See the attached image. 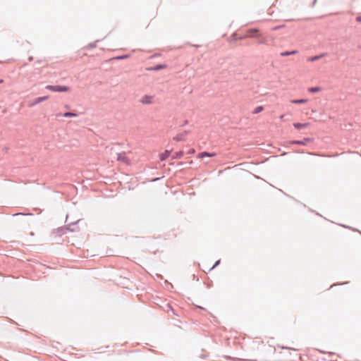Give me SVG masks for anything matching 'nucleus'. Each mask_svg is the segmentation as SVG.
<instances>
[{
	"label": "nucleus",
	"instance_id": "nucleus-1",
	"mask_svg": "<svg viewBox=\"0 0 361 361\" xmlns=\"http://www.w3.org/2000/svg\"><path fill=\"white\" fill-rule=\"evenodd\" d=\"M52 92H67L69 90V87L65 85H47L45 87Z\"/></svg>",
	"mask_w": 361,
	"mask_h": 361
},
{
	"label": "nucleus",
	"instance_id": "nucleus-2",
	"mask_svg": "<svg viewBox=\"0 0 361 361\" xmlns=\"http://www.w3.org/2000/svg\"><path fill=\"white\" fill-rule=\"evenodd\" d=\"M190 133L188 130H185L183 133L177 134L175 137H173V140L176 142H180L185 140L186 135Z\"/></svg>",
	"mask_w": 361,
	"mask_h": 361
},
{
	"label": "nucleus",
	"instance_id": "nucleus-3",
	"mask_svg": "<svg viewBox=\"0 0 361 361\" xmlns=\"http://www.w3.org/2000/svg\"><path fill=\"white\" fill-rule=\"evenodd\" d=\"M117 160L119 161H122V162H123V163H125L126 164H130V160L126 157L125 152H121V153L117 154Z\"/></svg>",
	"mask_w": 361,
	"mask_h": 361
},
{
	"label": "nucleus",
	"instance_id": "nucleus-4",
	"mask_svg": "<svg viewBox=\"0 0 361 361\" xmlns=\"http://www.w3.org/2000/svg\"><path fill=\"white\" fill-rule=\"evenodd\" d=\"M153 96L145 95L140 100V102L143 104H150L153 102Z\"/></svg>",
	"mask_w": 361,
	"mask_h": 361
},
{
	"label": "nucleus",
	"instance_id": "nucleus-5",
	"mask_svg": "<svg viewBox=\"0 0 361 361\" xmlns=\"http://www.w3.org/2000/svg\"><path fill=\"white\" fill-rule=\"evenodd\" d=\"M80 221V219L77 220L76 221L71 222L66 225V229L71 231V232H75L78 231V227L75 226V225Z\"/></svg>",
	"mask_w": 361,
	"mask_h": 361
},
{
	"label": "nucleus",
	"instance_id": "nucleus-6",
	"mask_svg": "<svg viewBox=\"0 0 361 361\" xmlns=\"http://www.w3.org/2000/svg\"><path fill=\"white\" fill-rule=\"evenodd\" d=\"M310 141H311V138L305 137L302 140H292L290 141V143L298 145H306Z\"/></svg>",
	"mask_w": 361,
	"mask_h": 361
},
{
	"label": "nucleus",
	"instance_id": "nucleus-7",
	"mask_svg": "<svg viewBox=\"0 0 361 361\" xmlns=\"http://www.w3.org/2000/svg\"><path fill=\"white\" fill-rule=\"evenodd\" d=\"M216 156V153L214 152H201L198 154V157L199 158H204V157H214Z\"/></svg>",
	"mask_w": 361,
	"mask_h": 361
},
{
	"label": "nucleus",
	"instance_id": "nucleus-8",
	"mask_svg": "<svg viewBox=\"0 0 361 361\" xmlns=\"http://www.w3.org/2000/svg\"><path fill=\"white\" fill-rule=\"evenodd\" d=\"M48 96H44V97H37L35 99V100L34 101V102L32 103V105H35V104H37L42 102H44L45 100H47L48 99Z\"/></svg>",
	"mask_w": 361,
	"mask_h": 361
},
{
	"label": "nucleus",
	"instance_id": "nucleus-9",
	"mask_svg": "<svg viewBox=\"0 0 361 361\" xmlns=\"http://www.w3.org/2000/svg\"><path fill=\"white\" fill-rule=\"evenodd\" d=\"M170 155V151L169 150H165L164 152L160 154V160L164 161L166 160Z\"/></svg>",
	"mask_w": 361,
	"mask_h": 361
},
{
	"label": "nucleus",
	"instance_id": "nucleus-10",
	"mask_svg": "<svg viewBox=\"0 0 361 361\" xmlns=\"http://www.w3.org/2000/svg\"><path fill=\"white\" fill-rule=\"evenodd\" d=\"M308 126V123H293V126L296 128V129H302L306 126Z\"/></svg>",
	"mask_w": 361,
	"mask_h": 361
},
{
	"label": "nucleus",
	"instance_id": "nucleus-11",
	"mask_svg": "<svg viewBox=\"0 0 361 361\" xmlns=\"http://www.w3.org/2000/svg\"><path fill=\"white\" fill-rule=\"evenodd\" d=\"M290 102L293 104H301L306 103L307 102V99H293Z\"/></svg>",
	"mask_w": 361,
	"mask_h": 361
},
{
	"label": "nucleus",
	"instance_id": "nucleus-12",
	"mask_svg": "<svg viewBox=\"0 0 361 361\" xmlns=\"http://www.w3.org/2000/svg\"><path fill=\"white\" fill-rule=\"evenodd\" d=\"M259 32V30L256 28H252V29H250L247 30V33H248V37H255V33H257Z\"/></svg>",
	"mask_w": 361,
	"mask_h": 361
},
{
	"label": "nucleus",
	"instance_id": "nucleus-13",
	"mask_svg": "<svg viewBox=\"0 0 361 361\" xmlns=\"http://www.w3.org/2000/svg\"><path fill=\"white\" fill-rule=\"evenodd\" d=\"M324 55H325L324 54H322L320 55H316V56H312L308 59V61H312V62L316 61L320 59L321 58H322Z\"/></svg>",
	"mask_w": 361,
	"mask_h": 361
},
{
	"label": "nucleus",
	"instance_id": "nucleus-14",
	"mask_svg": "<svg viewBox=\"0 0 361 361\" xmlns=\"http://www.w3.org/2000/svg\"><path fill=\"white\" fill-rule=\"evenodd\" d=\"M296 53H298V51H296V50H293V51H287L281 52L280 54V55L281 56H290V55L295 54Z\"/></svg>",
	"mask_w": 361,
	"mask_h": 361
},
{
	"label": "nucleus",
	"instance_id": "nucleus-15",
	"mask_svg": "<svg viewBox=\"0 0 361 361\" xmlns=\"http://www.w3.org/2000/svg\"><path fill=\"white\" fill-rule=\"evenodd\" d=\"M166 67V65L165 64H158L151 68H149V70H152V71H160L163 68H164Z\"/></svg>",
	"mask_w": 361,
	"mask_h": 361
},
{
	"label": "nucleus",
	"instance_id": "nucleus-16",
	"mask_svg": "<svg viewBox=\"0 0 361 361\" xmlns=\"http://www.w3.org/2000/svg\"><path fill=\"white\" fill-rule=\"evenodd\" d=\"M183 157V152L182 151H179L176 152L173 156L172 159H181Z\"/></svg>",
	"mask_w": 361,
	"mask_h": 361
},
{
	"label": "nucleus",
	"instance_id": "nucleus-17",
	"mask_svg": "<svg viewBox=\"0 0 361 361\" xmlns=\"http://www.w3.org/2000/svg\"><path fill=\"white\" fill-rule=\"evenodd\" d=\"M321 90H322V89H321V87H310V88L308 89V91H309L310 92H312V93H315V92H317L321 91Z\"/></svg>",
	"mask_w": 361,
	"mask_h": 361
},
{
	"label": "nucleus",
	"instance_id": "nucleus-18",
	"mask_svg": "<svg viewBox=\"0 0 361 361\" xmlns=\"http://www.w3.org/2000/svg\"><path fill=\"white\" fill-rule=\"evenodd\" d=\"M77 116H78V114L76 113L71 112V111L66 112L63 114V116H64V117H75Z\"/></svg>",
	"mask_w": 361,
	"mask_h": 361
},
{
	"label": "nucleus",
	"instance_id": "nucleus-19",
	"mask_svg": "<svg viewBox=\"0 0 361 361\" xmlns=\"http://www.w3.org/2000/svg\"><path fill=\"white\" fill-rule=\"evenodd\" d=\"M264 108L262 106H257L252 111L253 114H257L263 111Z\"/></svg>",
	"mask_w": 361,
	"mask_h": 361
},
{
	"label": "nucleus",
	"instance_id": "nucleus-20",
	"mask_svg": "<svg viewBox=\"0 0 361 361\" xmlns=\"http://www.w3.org/2000/svg\"><path fill=\"white\" fill-rule=\"evenodd\" d=\"M128 56V55H122L116 57V59L118 60L124 59H126Z\"/></svg>",
	"mask_w": 361,
	"mask_h": 361
},
{
	"label": "nucleus",
	"instance_id": "nucleus-21",
	"mask_svg": "<svg viewBox=\"0 0 361 361\" xmlns=\"http://www.w3.org/2000/svg\"><path fill=\"white\" fill-rule=\"evenodd\" d=\"M284 25H277V26H275V27H272V30H279V28H281V27H282Z\"/></svg>",
	"mask_w": 361,
	"mask_h": 361
},
{
	"label": "nucleus",
	"instance_id": "nucleus-22",
	"mask_svg": "<svg viewBox=\"0 0 361 361\" xmlns=\"http://www.w3.org/2000/svg\"><path fill=\"white\" fill-rule=\"evenodd\" d=\"M220 263V260H217L215 264H214V266L211 268V269H213L214 268H215L216 266H218Z\"/></svg>",
	"mask_w": 361,
	"mask_h": 361
},
{
	"label": "nucleus",
	"instance_id": "nucleus-23",
	"mask_svg": "<svg viewBox=\"0 0 361 361\" xmlns=\"http://www.w3.org/2000/svg\"><path fill=\"white\" fill-rule=\"evenodd\" d=\"M356 21L360 23L361 22V16H357L356 18Z\"/></svg>",
	"mask_w": 361,
	"mask_h": 361
},
{
	"label": "nucleus",
	"instance_id": "nucleus-24",
	"mask_svg": "<svg viewBox=\"0 0 361 361\" xmlns=\"http://www.w3.org/2000/svg\"><path fill=\"white\" fill-rule=\"evenodd\" d=\"M188 123V121L185 120L184 122H183V123L180 125V126H184L185 125H186Z\"/></svg>",
	"mask_w": 361,
	"mask_h": 361
},
{
	"label": "nucleus",
	"instance_id": "nucleus-25",
	"mask_svg": "<svg viewBox=\"0 0 361 361\" xmlns=\"http://www.w3.org/2000/svg\"><path fill=\"white\" fill-rule=\"evenodd\" d=\"M194 152H195V150L193 149L189 151L190 154H192V153H194Z\"/></svg>",
	"mask_w": 361,
	"mask_h": 361
},
{
	"label": "nucleus",
	"instance_id": "nucleus-26",
	"mask_svg": "<svg viewBox=\"0 0 361 361\" xmlns=\"http://www.w3.org/2000/svg\"><path fill=\"white\" fill-rule=\"evenodd\" d=\"M283 117H284V115H281V116H280V118H281V119H283Z\"/></svg>",
	"mask_w": 361,
	"mask_h": 361
},
{
	"label": "nucleus",
	"instance_id": "nucleus-27",
	"mask_svg": "<svg viewBox=\"0 0 361 361\" xmlns=\"http://www.w3.org/2000/svg\"><path fill=\"white\" fill-rule=\"evenodd\" d=\"M65 107H66V109H68V108H69V106H68V105H66V106H65Z\"/></svg>",
	"mask_w": 361,
	"mask_h": 361
},
{
	"label": "nucleus",
	"instance_id": "nucleus-28",
	"mask_svg": "<svg viewBox=\"0 0 361 361\" xmlns=\"http://www.w3.org/2000/svg\"><path fill=\"white\" fill-rule=\"evenodd\" d=\"M3 82V80L0 79V84Z\"/></svg>",
	"mask_w": 361,
	"mask_h": 361
},
{
	"label": "nucleus",
	"instance_id": "nucleus-29",
	"mask_svg": "<svg viewBox=\"0 0 361 361\" xmlns=\"http://www.w3.org/2000/svg\"><path fill=\"white\" fill-rule=\"evenodd\" d=\"M316 1H317V0H314V2H313V5H312V6H314V4H315Z\"/></svg>",
	"mask_w": 361,
	"mask_h": 361
}]
</instances>
